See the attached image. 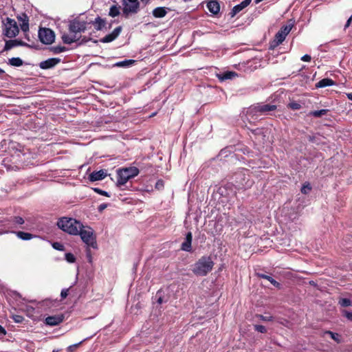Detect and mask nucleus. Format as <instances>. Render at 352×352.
<instances>
[{
	"label": "nucleus",
	"instance_id": "44",
	"mask_svg": "<svg viewBox=\"0 0 352 352\" xmlns=\"http://www.w3.org/2000/svg\"><path fill=\"white\" fill-rule=\"evenodd\" d=\"M344 316L350 321H352V312L344 310L343 311Z\"/></svg>",
	"mask_w": 352,
	"mask_h": 352
},
{
	"label": "nucleus",
	"instance_id": "38",
	"mask_svg": "<svg viewBox=\"0 0 352 352\" xmlns=\"http://www.w3.org/2000/svg\"><path fill=\"white\" fill-rule=\"evenodd\" d=\"M81 343H82V342H80L79 343L69 346L67 348V352H74L76 350V349L81 344Z\"/></svg>",
	"mask_w": 352,
	"mask_h": 352
},
{
	"label": "nucleus",
	"instance_id": "54",
	"mask_svg": "<svg viewBox=\"0 0 352 352\" xmlns=\"http://www.w3.org/2000/svg\"><path fill=\"white\" fill-rule=\"evenodd\" d=\"M28 47H34L35 48L36 50H39L41 49L40 47H38L39 45H27Z\"/></svg>",
	"mask_w": 352,
	"mask_h": 352
},
{
	"label": "nucleus",
	"instance_id": "3",
	"mask_svg": "<svg viewBox=\"0 0 352 352\" xmlns=\"http://www.w3.org/2000/svg\"><path fill=\"white\" fill-rule=\"evenodd\" d=\"M213 266L212 257L203 256L194 264L192 271L197 276H204L212 271Z\"/></svg>",
	"mask_w": 352,
	"mask_h": 352
},
{
	"label": "nucleus",
	"instance_id": "9",
	"mask_svg": "<svg viewBox=\"0 0 352 352\" xmlns=\"http://www.w3.org/2000/svg\"><path fill=\"white\" fill-rule=\"evenodd\" d=\"M138 0H123V12L125 14H135L139 11Z\"/></svg>",
	"mask_w": 352,
	"mask_h": 352
},
{
	"label": "nucleus",
	"instance_id": "32",
	"mask_svg": "<svg viewBox=\"0 0 352 352\" xmlns=\"http://www.w3.org/2000/svg\"><path fill=\"white\" fill-rule=\"evenodd\" d=\"M311 190V186L309 183L304 184L302 187L301 188V192L302 194L307 195L308 194Z\"/></svg>",
	"mask_w": 352,
	"mask_h": 352
},
{
	"label": "nucleus",
	"instance_id": "52",
	"mask_svg": "<svg viewBox=\"0 0 352 352\" xmlns=\"http://www.w3.org/2000/svg\"><path fill=\"white\" fill-rule=\"evenodd\" d=\"M278 46L279 45H270L269 50L270 51H274L275 50V48L278 47Z\"/></svg>",
	"mask_w": 352,
	"mask_h": 352
},
{
	"label": "nucleus",
	"instance_id": "21",
	"mask_svg": "<svg viewBox=\"0 0 352 352\" xmlns=\"http://www.w3.org/2000/svg\"><path fill=\"white\" fill-rule=\"evenodd\" d=\"M336 85V82L331 78H323L316 84V88H323Z\"/></svg>",
	"mask_w": 352,
	"mask_h": 352
},
{
	"label": "nucleus",
	"instance_id": "19",
	"mask_svg": "<svg viewBox=\"0 0 352 352\" xmlns=\"http://www.w3.org/2000/svg\"><path fill=\"white\" fill-rule=\"evenodd\" d=\"M47 49L52 54H58L72 50L73 48L66 47L65 45H56V46H50Z\"/></svg>",
	"mask_w": 352,
	"mask_h": 352
},
{
	"label": "nucleus",
	"instance_id": "31",
	"mask_svg": "<svg viewBox=\"0 0 352 352\" xmlns=\"http://www.w3.org/2000/svg\"><path fill=\"white\" fill-rule=\"evenodd\" d=\"M324 333H325V334H329V335L331 336V338L333 340H335L337 343H338V344H339V343H340V342H341V340H340V336L338 333H333V332H332V331H326L324 332Z\"/></svg>",
	"mask_w": 352,
	"mask_h": 352
},
{
	"label": "nucleus",
	"instance_id": "45",
	"mask_svg": "<svg viewBox=\"0 0 352 352\" xmlns=\"http://www.w3.org/2000/svg\"><path fill=\"white\" fill-rule=\"evenodd\" d=\"M69 294V289H64L61 291L60 296L63 299L65 298Z\"/></svg>",
	"mask_w": 352,
	"mask_h": 352
},
{
	"label": "nucleus",
	"instance_id": "13",
	"mask_svg": "<svg viewBox=\"0 0 352 352\" xmlns=\"http://www.w3.org/2000/svg\"><path fill=\"white\" fill-rule=\"evenodd\" d=\"M192 234L191 232H188L185 238V241L182 243L181 249L184 251L190 252H192Z\"/></svg>",
	"mask_w": 352,
	"mask_h": 352
},
{
	"label": "nucleus",
	"instance_id": "43",
	"mask_svg": "<svg viewBox=\"0 0 352 352\" xmlns=\"http://www.w3.org/2000/svg\"><path fill=\"white\" fill-rule=\"evenodd\" d=\"M5 44H19V45H21V44H25V43H23V41H21L10 40L9 41H6Z\"/></svg>",
	"mask_w": 352,
	"mask_h": 352
},
{
	"label": "nucleus",
	"instance_id": "1",
	"mask_svg": "<svg viewBox=\"0 0 352 352\" xmlns=\"http://www.w3.org/2000/svg\"><path fill=\"white\" fill-rule=\"evenodd\" d=\"M87 22L79 17L69 21V32L62 35L64 44H72L76 42L81 37V33L86 29Z\"/></svg>",
	"mask_w": 352,
	"mask_h": 352
},
{
	"label": "nucleus",
	"instance_id": "60",
	"mask_svg": "<svg viewBox=\"0 0 352 352\" xmlns=\"http://www.w3.org/2000/svg\"><path fill=\"white\" fill-rule=\"evenodd\" d=\"M2 13H3V15H5V14H7V11H3Z\"/></svg>",
	"mask_w": 352,
	"mask_h": 352
},
{
	"label": "nucleus",
	"instance_id": "4",
	"mask_svg": "<svg viewBox=\"0 0 352 352\" xmlns=\"http://www.w3.org/2000/svg\"><path fill=\"white\" fill-rule=\"evenodd\" d=\"M3 35L7 38H14L19 32V28L14 19L8 16L1 18Z\"/></svg>",
	"mask_w": 352,
	"mask_h": 352
},
{
	"label": "nucleus",
	"instance_id": "58",
	"mask_svg": "<svg viewBox=\"0 0 352 352\" xmlns=\"http://www.w3.org/2000/svg\"><path fill=\"white\" fill-rule=\"evenodd\" d=\"M157 302L158 303L161 304L162 302V298H160L158 300H157Z\"/></svg>",
	"mask_w": 352,
	"mask_h": 352
},
{
	"label": "nucleus",
	"instance_id": "8",
	"mask_svg": "<svg viewBox=\"0 0 352 352\" xmlns=\"http://www.w3.org/2000/svg\"><path fill=\"white\" fill-rule=\"evenodd\" d=\"M38 34L42 44H53L55 41V33L50 28H40Z\"/></svg>",
	"mask_w": 352,
	"mask_h": 352
},
{
	"label": "nucleus",
	"instance_id": "37",
	"mask_svg": "<svg viewBox=\"0 0 352 352\" xmlns=\"http://www.w3.org/2000/svg\"><path fill=\"white\" fill-rule=\"evenodd\" d=\"M254 329L260 333H266L267 329L265 326L261 324H256L254 325Z\"/></svg>",
	"mask_w": 352,
	"mask_h": 352
},
{
	"label": "nucleus",
	"instance_id": "27",
	"mask_svg": "<svg viewBox=\"0 0 352 352\" xmlns=\"http://www.w3.org/2000/svg\"><path fill=\"white\" fill-rule=\"evenodd\" d=\"M9 64L14 67H21L23 65V62L20 58H12L9 59Z\"/></svg>",
	"mask_w": 352,
	"mask_h": 352
},
{
	"label": "nucleus",
	"instance_id": "25",
	"mask_svg": "<svg viewBox=\"0 0 352 352\" xmlns=\"http://www.w3.org/2000/svg\"><path fill=\"white\" fill-rule=\"evenodd\" d=\"M328 111H329L328 109H321V110H318V111H311L309 113V116H312L315 118H320L323 116L327 115Z\"/></svg>",
	"mask_w": 352,
	"mask_h": 352
},
{
	"label": "nucleus",
	"instance_id": "11",
	"mask_svg": "<svg viewBox=\"0 0 352 352\" xmlns=\"http://www.w3.org/2000/svg\"><path fill=\"white\" fill-rule=\"evenodd\" d=\"M65 320V316L63 314L50 316L45 318L44 323L50 327H54L62 323Z\"/></svg>",
	"mask_w": 352,
	"mask_h": 352
},
{
	"label": "nucleus",
	"instance_id": "29",
	"mask_svg": "<svg viewBox=\"0 0 352 352\" xmlns=\"http://www.w3.org/2000/svg\"><path fill=\"white\" fill-rule=\"evenodd\" d=\"M24 19L21 16L19 17V20L23 21L22 24L21 25V28L23 32H26L29 30V23H28V19L25 14H23Z\"/></svg>",
	"mask_w": 352,
	"mask_h": 352
},
{
	"label": "nucleus",
	"instance_id": "62",
	"mask_svg": "<svg viewBox=\"0 0 352 352\" xmlns=\"http://www.w3.org/2000/svg\"><path fill=\"white\" fill-rule=\"evenodd\" d=\"M11 8L10 7H7V10H10Z\"/></svg>",
	"mask_w": 352,
	"mask_h": 352
},
{
	"label": "nucleus",
	"instance_id": "23",
	"mask_svg": "<svg viewBox=\"0 0 352 352\" xmlns=\"http://www.w3.org/2000/svg\"><path fill=\"white\" fill-rule=\"evenodd\" d=\"M237 74L235 72H226L223 74H217V77L219 80L223 81L228 79H232L234 77L237 76Z\"/></svg>",
	"mask_w": 352,
	"mask_h": 352
},
{
	"label": "nucleus",
	"instance_id": "36",
	"mask_svg": "<svg viewBox=\"0 0 352 352\" xmlns=\"http://www.w3.org/2000/svg\"><path fill=\"white\" fill-rule=\"evenodd\" d=\"M65 259L69 263H74L76 261V258H75L74 255L72 253H66L65 254Z\"/></svg>",
	"mask_w": 352,
	"mask_h": 352
},
{
	"label": "nucleus",
	"instance_id": "33",
	"mask_svg": "<svg viewBox=\"0 0 352 352\" xmlns=\"http://www.w3.org/2000/svg\"><path fill=\"white\" fill-rule=\"evenodd\" d=\"M119 10L118 9L117 7L116 6H112L111 8H110V11H109V15L113 16V17H115L116 16H118L119 14Z\"/></svg>",
	"mask_w": 352,
	"mask_h": 352
},
{
	"label": "nucleus",
	"instance_id": "57",
	"mask_svg": "<svg viewBox=\"0 0 352 352\" xmlns=\"http://www.w3.org/2000/svg\"><path fill=\"white\" fill-rule=\"evenodd\" d=\"M5 73L4 70L0 68V74H3Z\"/></svg>",
	"mask_w": 352,
	"mask_h": 352
},
{
	"label": "nucleus",
	"instance_id": "2",
	"mask_svg": "<svg viewBox=\"0 0 352 352\" xmlns=\"http://www.w3.org/2000/svg\"><path fill=\"white\" fill-rule=\"evenodd\" d=\"M57 226L63 231L72 235H78L80 229L85 228L80 221L67 217L59 219L57 221Z\"/></svg>",
	"mask_w": 352,
	"mask_h": 352
},
{
	"label": "nucleus",
	"instance_id": "35",
	"mask_svg": "<svg viewBox=\"0 0 352 352\" xmlns=\"http://www.w3.org/2000/svg\"><path fill=\"white\" fill-rule=\"evenodd\" d=\"M12 319L16 322V323H21L24 320L23 316L21 315H12Z\"/></svg>",
	"mask_w": 352,
	"mask_h": 352
},
{
	"label": "nucleus",
	"instance_id": "47",
	"mask_svg": "<svg viewBox=\"0 0 352 352\" xmlns=\"http://www.w3.org/2000/svg\"><path fill=\"white\" fill-rule=\"evenodd\" d=\"M107 207V204H102L98 206V210L99 212H102Z\"/></svg>",
	"mask_w": 352,
	"mask_h": 352
},
{
	"label": "nucleus",
	"instance_id": "22",
	"mask_svg": "<svg viewBox=\"0 0 352 352\" xmlns=\"http://www.w3.org/2000/svg\"><path fill=\"white\" fill-rule=\"evenodd\" d=\"M256 275H257L258 277H259L261 278H263V279L267 280L275 287H276L278 289H280L281 288V285L278 282H277L276 280H274L272 276L266 275V274H261V273H257Z\"/></svg>",
	"mask_w": 352,
	"mask_h": 352
},
{
	"label": "nucleus",
	"instance_id": "55",
	"mask_svg": "<svg viewBox=\"0 0 352 352\" xmlns=\"http://www.w3.org/2000/svg\"><path fill=\"white\" fill-rule=\"evenodd\" d=\"M347 98L352 100V93H350V94H347Z\"/></svg>",
	"mask_w": 352,
	"mask_h": 352
},
{
	"label": "nucleus",
	"instance_id": "17",
	"mask_svg": "<svg viewBox=\"0 0 352 352\" xmlns=\"http://www.w3.org/2000/svg\"><path fill=\"white\" fill-rule=\"evenodd\" d=\"M207 8L213 14H217L220 11V5L217 0H210L207 3Z\"/></svg>",
	"mask_w": 352,
	"mask_h": 352
},
{
	"label": "nucleus",
	"instance_id": "18",
	"mask_svg": "<svg viewBox=\"0 0 352 352\" xmlns=\"http://www.w3.org/2000/svg\"><path fill=\"white\" fill-rule=\"evenodd\" d=\"M250 3H251V0H244L241 3L234 6V8H232V12L230 13L231 16H235L236 14H238L239 12H241L243 9H244L248 6H249Z\"/></svg>",
	"mask_w": 352,
	"mask_h": 352
},
{
	"label": "nucleus",
	"instance_id": "40",
	"mask_svg": "<svg viewBox=\"0 0 352 352\" xmlns=\"http://www.w3.org/2000/svg\"><path fill=\"white\" fill-rule=\"evenodd\" d=\"M164 188V181L162 179H159L155 184V188L157 190H161Z\"/></svg>",
	"mask_w": 352,
	"mask_h": 352
},
{
	"label": "nucleus",
	"instance_id": "46",
	"mask_svg": "<svg viewBox=\"0 0 352 352\" xmlns=\"http://www.w3.org/2000/svg\"><path fill=\"white\" fill-rule=\"evenodd\" d=\"M300 59H301V60L305 61V62H310L311 60V57L309 54H305V55L302 56Z\"/></svg>",
	"mask_w": 352,
	"mask_h": 352
},
{
	"label": "nucleus",
	"instance_id": "39",
	"mask_svg": "<svg viewBox=\"0 0 352 352\" xmlns=\"http://www.w3.org/2000/svg\"><path fill=\"white\" fill-rule=\"evenodd\" d=\"M260 320L263 321H272L273 317L272 316H264L263 315L258 314L256 316Z\"/></svg>",
	"mask_w": 352,
	"mask_h": 352
},
{
	"label": "nucleus",
	"instance_id": "26",
	"mask_svg": "<svg viewBox=\"0 0 352 352\" xmlns=\"http://www.w3.org/2000/svg\"><path fill=\"white\" fill-rule=\"evenodd\" d=\"M16 234L19 239L22 240H30L33 237L32 234L23 231H18L16 232Z\"/></svg>",
	"mask_w": 352,
	"mask_h": 352
},
{
	"label": "nucleus",
	"instance_id": "50",
	"mask_svg": "<svg viewBox=\"0 0 352 352\" xmlns=\"http://www.w3.org/2000/svg\"><path fill=\"white\" fill-rule=\"evenodd\" d=\"M0 334H2V335L6 334V329L1 325H0Z\"/></svg>",
	"mask_w": 352,
	"mask_h": 352
},
{
	"label": "nucleus",
	"instance_id": "10",
	"mask_svg": "<svg viewBox=\"0 0 352 352\" xmlns=\"http://www.w3.org/2000/svg\"><path fill=\"white\" fill-rule=\"evenodd\" d=\"M293 28V23H289L283 25L280 30L276 34L274 42L276 44H280L285 39L286 36L290 32Z\"/></svg>",
	"mask_w": 352,
	"mask_h": 352
},
{
	"label": "nucleus",
	"instance_id": "49",
	"mask_svg": "<svg viewBox=\"0 0 352 352\" xmlns=\"http://www.w3.org/2000/svg\"><path fill=\"white\" fill-rule=\"evenodd\" d=\"M16 45H4V48L3 51H8L11 50L13 47H15Z\"/></svg>",
	"mask_w": 352,
	"mask_h": 352
},
{
	"label": "nucleus",
	"instance_id": "6",
	"mask_svg": "<svg viewBox=\"0 0 352 352\" xmlns=\"http://www.w3.org/2000/svg\"><path fill=\"white\" fill-rule=\"evenodd\" d=\"M139 172V169L134 166L117 170V186L124 185L130 179L137 176Z\"/></svg>",
	"mask_w": 352,
	"mask_h": 352
},
{
	"label": "nucleus",
	"instance_id": "20",
	"mask_svg": "<svg viewBox=\"0 0 352 352\" xmlns=\"http://www.w3.org/2000/svg\"><path fill=\"white\" fill-rule=\"evenodd\" d=\"M168 10L169 9L165 7H157L153 10L152 13L155 18H163L167 14Z\"/></svg>",
	"mask_w": 352,
	"mask_h": 352
},
{
	"label": "nucleus",
	"instance_id": "24",
	"mask_svg": "<svg viewBox=\"0 0 352 352\" xmlns=\"http://www.w3.org/2000/svg\"><path fill=\"white\" fill-rule=\"evenodd\" d=\"M135 60L130 59V60H124L122 61H119L116 63L113 66L118 67H128L135 63Z\"/></svg>",
	"mask_w": 352,
	"mask_h": 352
},
{
	"label": "nucleus",
	"instance_id": "53",
	"mask_svg": "<svg viewBox=\"0 0 352 352\" xmlns=\"http://www.w3.org/2000/svg\"><path fill=\"white\" fill-rule=\"evenodd\" d=\"M251 131L253 134L257 135L258 133L259 129H252Z\"/></svg>",
	"mask_w": 352,
	"mask_h": 352
},
{
	"label": "nucleus",
	"instance_id": "5",
	"mask_svg": "<svg viewBox=\"0 0 352 352\" xmlns=\"http://www.w3.org/2000/svg\"><path fill=\"white\" fill-rule=\"evenodd\" d=\"M234 182L238 188L248 189L252 187L254 182L252 179L249 170L243 169L236 173L234 175Z\"/></svg>",
	"mask_w": 352,
	"mask_h": 352
},
{
	"label": "nucleus",
	"instance_id": "51",
	"mask_svg": "<svg viewBox=\"0 0 352 352\" xmlns=\"http://www.w3.org/2000/svg\"><path fill=\"white\" fill-rule=\"evenodd\" d=\"M96 20L99 21V28H101V25H104V21L100 18H98Z\"/></svg>",
	"mask_w": 352,
	"mask_h": 352
},
{
	"label": "nucleus",
	"instance_id": "12",
	"mask_svg": "<svg viewBox=\"0 0 352 352\" xmlns=\"http://www.w3.org/2000/svg\"><path fill=\"white\" fill-rule=\"evenodd\" d=\"M61 61L59 58H50L39 63V67L42 69H49L55 67Z\"/></svg>",
	"mask_w": 352,
	"mask_h": 352
},
{
	"label": "nucleus",
	"instance_id": "48",
	"mask_svg": "<svg viewBox=\"0 0 352 352\" xmlns=\"http://www.w3.org/2000/svg\"><path fill=\"white\" fill-rule=\"evenodd\" d=\"M351 21H352V15L347 20V21L344 25V29L347 28L350 25Z\"/></svg>",
	"mask_w": 352,
	"mask_h": 352
},
{
	"label": "nucleus",
	"instance_id": "41",
	"mask_svg": "<svg viewBox=\"0 0 352 352\" xmlns=\"http://www.w3.org/2000/svg\"><path fill=\"white\" fill-rule=\"evenodd\" d=\"M14 222L19 225H22L24 223V220L21 217H14Z\"/></svg>",
	"mask_w": 352,
	"mask_h": 352
},
{
	"label": "nucleus",
	"instance_id": "28",
	"mask_svg": "<svg viewBox=\"0 0 352 352\" xmlns=\"http://www.w3.org/2000/svg\"><path fill=\"white\" fill-rule=\"evenodd\" d=\"M287 108L292 109V110H294V111H296V110H299L301 109L302 106L301 104L295 101V100H292L290 101L287 104Z\"/></svg>",
	"mask_w": 352,
	"mask_h": 352
},
{
	"label": "nucleus",
	"instance_id": "15",
	"mask_svg": "<svg viewBox=\"0 0 352 352\" xmlns=\"http://www.w3.org/2000/svg\"><path fill=\"white\" fill-rule=\"evenodd\" d=\"M107 175V172L104 170H100L91 173L89 176V179L91 182H96L104 179Z\"/></svg>",
	"mask_w": 352,
	"mask_h": 352
},
{
	"label": "nucleus",
	"instance_id": "30",
	"mask_svg": "<svg viewBox=\"0 0 352 352\" xmlns=\"http://www.w3.org/2000/svg\"><path fill=\"white\" fill-rule=\"evenodd\" d=\"M338 304L342 307H347L352 305V301L349 298H341L338 300Z\"/></svg>",
	"mask_w": 352,
	"mask_h": 352
},
{
	"label": "nucleus",
	"instance_id": "16",
	"mask_svg": "<svg viewBox=\"0 0 352 352\" xmlns=\"http://www.w3.org/2000/svg\"><path fill=\"white\" fill-rule=\"evenodd\" d=\"M121 32V27H117L114 29V30L111 33L105 36H104L100 41L102 43H109L113 41L120 33Z\"/></svg>",
	"mask_w": 352,
	"mask_h": 352
},
{
	"label": "nucleus",
	"instance_id": "7",
	"mask_svg": "<svg viewBox=\"0 0 352 352\" xmlns=\"http://www.w3.org/2000/svg\"><path fill=\"white\" fill-rule=\"evenodd\" d=\"M78 235L80 236L82 241L87 244L88 247L93 248H97L96 239L94 234V232L91 228H88V230L81 228L79 231Z\"/></svg>",
	"mask_w": 352,
	"mask_h": 352
},
{
	"label": "nucleus",
	"instance_id": "56",
	"mask_svg": "<svg viewBox=\"0 0 352 352\" xmlns=\"http://www.w3.org/2000/svg\"><path fill=\"white\" fill-rule=\"evenodd\" d=\"M314 137H313V136H310V135L309 136V141L313 142V141H314Z\"/></svg>",
	"mask_w": 352,
	"mask_h": 352
},
{
	"label": "nucleus",
	"instance_id": "61",
	"mask_svg": "<svg viewBox=\"0 0 352 352\" xmlns=\"http://www.w3.org/2000/svg\"><path fill=\"white\" fill-rule=\"evenodd\" d=\"M142 1H145L146 3H147L149 0H141Z\"/></svg>",
	"mask_w": 352,
	"mask_h": 352
},
{
	"label": "nucleus",
	"instance_id": "59",
	"mask_svg": "<svg viewBox=\"0 0 352 352\" xmlns=\"http://www.w3.org/2000/svg\"><path fill=\"white\" fill-rule=\"evenodd\" d=\"M89 253H90V250H89V249H87V255H89Z\"/></svg>",
	"mask_w": 352,
	"mask_h": 352
},
{
	"label": "nucleus",
	"instance_id": "34",
	"mask_svg": "<svg viewBox=\"0 0 352 352\" xmlns=\"http://www.w3.org/2000/svg\"><path fill=\"white\" fill-rule=\"evenodd\" d=\"M52 247L57 250L63 251L65 250L64 245L59 242H54L52 243Z\"/></svg>",
	"mask_w": 352,
	"mask_h": 352
},
{
	"label": "nucleus",
	"instance_id": "42",
	"mask_svg": "<svg viewBox=\"0 0 352 352\" xmlns=\"http://www.w3.org/2000/svg\"><path fill=\"white\" fill-rule=\"evenodd\" d=\"M94 190H95V192H98L99 195H104L106 197H109L108 192L104 190H102L99 188H95Z\"/></svg>",
	"mask_w": 352,
	"mask_h": 352
},
{
	"label": "nucleus",
	"instance_id": "14",
	"mask_svg": "<svg viewBox=\"0 0 352 352\" xmlns=\"http://www.w3.org/2000/svg\"><path fill=\"white\" fill-rule=\"evenodd\" d=\"M254 109L256 112H259L261 113H265L268 111H274L276 109V105L274 104H258L255 106Z\"/></svg>",
	"mask_w": 352,
	"mask_h": 352
}]
</instances>
